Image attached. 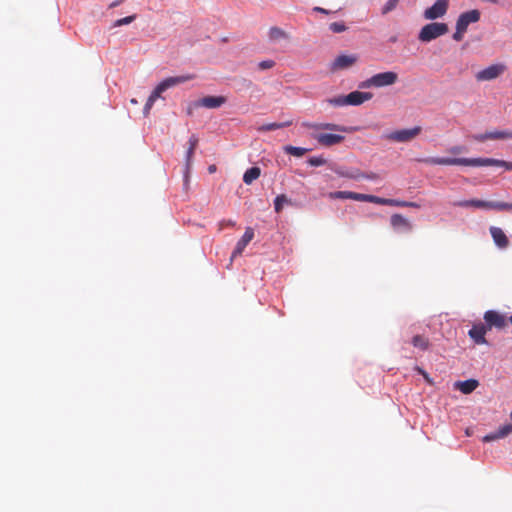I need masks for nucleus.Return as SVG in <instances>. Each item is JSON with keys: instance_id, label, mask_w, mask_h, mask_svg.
<instances>
[{"instance_id": "nucleus-24", "label": "nucleus", "mask_w": 512, "mask_h": 512, "mask_svg": "<svg viewBox=\"0 0 512 512\" xmlns=\"http://www.w3.org/2000/svg\"><path fill=\"white\" fill-rule=\"evenodd\" d=\"M260 168L259 167H251L249 168L243 175V181L246 184H251L254 180H256L260 176Z\"/></svg>"}, {"instance_id": "nucleus-40", "label": "nucleus", "mask_w": 512, "mask_h": 512, "mask_svg": "<svg viewBox=\"0 0 512 512\" xmlns=\"http://www.w3.org/2000/svg\"><path fill=\"white\" fill-rule=\"evenodd\" d=\"M236 225L233 220H222L219 223V230H223L225 227H234Z\"/></svg>"}, {"instance_id": "nucleus-47", "label": "nucleus", "mask_w": 512, "mask_h": 512, "mask_svg": "<svg viewBox=\"0 0 512 512\" xmlns=\"http://www.w3.org/2000/svg\"><path fill=\"white\" fill-rule=\"evenodd\" d=\"M510 418L512 419V410H511V413H510Z\"/></svg>"}, {"instance_id": "nucleus-2", "label": "nucleus", "mask_w": 512, "mask_h": 512, "mask_svg": "<svg viewBox=\"0 0 512 512\" xmlns=\"http://www.w3.org/2000/svg\"><path fill=\"white\" fill-rule=\"evenodd\" d=\"M195 76L192 74L187 75H180V76H174V77H168L161 81L155 89L152 91L150 96L148 97L146 104L144 106V111L147 113L152 106L154 105L155 101L161 97L162 93H164L166 90L173 88L177 85L183 84L187 81H190L194 79Z\"/></svg>"}, {"instance_id": "nucleus-30", "label": "nucleus", "mask_w": 512, "mask_h": 512, "mask_svg": "<svg viewBox=\"0 0 512 512\" xmlns=\"http://www.w3.org/2000/svg\"><path fill=\"white\" fill-rule=\"evenodd\" d=\"M491 209L498 210V211H504L512 210V203H506V202H491Z\"/></svg>"}, {"instance_id": "nucleus-3", "label": "nucleus", "mask_w": 512, "mask_h": 512, "mask_svg": "<svg viewBox=\"0 0 512 512\" xmlns=\"http://www.w3.org/2000/svg\"><path fill=\"white\" fill-rule=\"evenodd\" d=\"M373 97L370 92L353 91L347 95H339L328 100L333 106H358Z\"/></svg>"}, {"instance_id": "nucleus-28", "label": "nucleus", "mask_w": 512, "mask_h": 512, "mask_svg": "<svg viewBox=\"0 0 512 512\" xmlns=\"http://www.w3.org/2000/svg\"><path fill=\"white\" fill-rule=\"evenodd\" d=\"M290 200L285 194L278 195L274 200V209L277 213L281 212L285 204H290Z\"/></svg>"}, {"instance_id": "nucleus-39", "label": "nucleus", "mask_w": 512, "mask_h": 512, "mask_svg": "<svg viewBox=\"0 0 512 512\" xmlns=\"http://www.w3.org/2000/svg\"><path fill=\"white\" fill-rule=\"evenodd\" d=\"M465 32L466 31L464 29H460V27L456 25V31L453 34V39L455 41H461L463 39V36H464Z\"/></svg>"}, {"instance_id": "nucleus-43", "label": "nucleus", "mask_w": 512, "mask_h": 512, "mask_svg": "<svg viewBox=\"0 0 512 512\" xmlns=\"http://www.w3.org/2000/svg\"><path fill=\"white\" fill-rule=\"evenodd\" d=\"M118 4H119V1H115V2H113V3L110 5V7H115V6H117Z\"/></svg>"}, {"instance_id": "nucleus-10", "label": "nucleus", "mask_w": 512, "mask_h": 512, "mask_svg": "<svg viewBox=\"0 0 512 512\" xmlns=\"http://www.w3.org/2000/svg\"><path fill=\"white\" fill-rule=\"evenodd\" d=\"M356 62V55H339L331 63L330 70L332 72L345 70L352 67Z\"/></svg>"}, {"instance_id": "nucleus-16", "label": "nucleus", "mask_w": 512, "mask_h": 512, "mask_svg": "<svg viewBox=\"0 0 512 512\" xmlns=\"http://www.w3.org/2000/svg\"><path fill=\"white\" fill-rule=\"evenodd\" d=\"M318 143L324 147H331L339 144L344 140V136L340 134L321 133L314 136Z\"/></svg>"}, {"instance_id": "nucleus-14", "label": "nucleus", "mask_w": 512, "mask_h": 512, "mask_svg": "<svg viewBox=\"0 0 512 512\" xmlns=\"http://www.w3.org/2000/svg\"><path fill=\"white\" fill-rule=\"evenodd\" d=\"M480 19V12L476 9L470 10L462 13L456 22V25L460 27V29L467 30L468 26L471 23H475Z\"/></svg>"}, {"instance_id": "nucleus-15", "label": "nucleus", "mask_w": 512, "mask_h": 512, "mask_svg": "<svg viewBox=\"0 0 512 512\" xmlns=\"http://www.w3.org/2000/svg\"><path fill=\"white\" fill-rule=\"evenodd\" d=\"M390 224L392 228L397 231L410 232L413 229L410 220L398 213L391 216Z\"/></svg>"}, {"instance_id": "nucleus-6", "label": "nucleus", "mask_w": 512, "mask_h": 512, "mask_svg": "<svg viewBox=\"0 0 512 512\" xmlns=\"http://www.w3.org/2000/svg\"><path fill=\"white\" fill-rule=\"evenodd\" d=\"M506 69L507 67L503 63L492 64L478 71L475 74V78L478 82L491 81L500 77L506 71Z\"/></svg>"}, {"instance_id": "nucleus-29", "label": "nucleus", "mask_w": 512, "mask_h": 512, "mask_svg": "<svg viewBox=\"0 0 512 512\" xmlns=\"http://www.w3.org/2000/svg\"><path fill=\"white\" fill-rule=\"evenodd\" d=\"M400 0H388L381 9V14L386 15L393 11L399 4Z\"/></svg>"}, {"instance_id": "nucleus-22", "label": "nucleus", "mask_w": 512, "mask_h": 512, "mask_svg": "<svg viewBox=\"0 0 512 512\" xmlns=\"http://www.w3.org/2000/svg\"><path fill=\"white\" fill-rule=\"evenodd\" d=\"M359 194L360 193L352 192V191H335V192H330L328 194V197L330 199H351V200L359 201Z\"/></svg>"}, {"instance_id": "nucleus-11", "label": "nucleus", "mask_w": 512, "mask_h": 512, "mask_svg": "<svg viewBox=\"0 0 512 512\" xmlns=\"http://www.w3.org/2000/svg\"><path fill=\"white\" fill-rule=\"evenodd\" d=\"M254 238V230L251 227H247L245 229L244 235L241 237V239L237 242L236 247L231 255V261L236 258L237 256H240L246 246L251 242V240Z\"/></svg>"}, {"instance_id": "nucleus-20", "label": "nucleus", "mask_w": 512, "mask_h": 512, "mask_svg": "<svg viewBox=\"0 0 512 512\" xmlns=\"http://www.w3.org/2000/svg\"><path fill=\"white\" fill-rule=\"evenodd\" d=\"M359 201L362 202H370L375 203L379 205H387V206H394V199H388V198H382L375 195L370 194H359Z\"/></svg>"}, {"instance_id": "nucleus-21", "label": "nucleus", "mask_w": 512, "mask_h": 512, "mask_svg": "<svg viewBox=\"0 0 512 512\" xmlns=\"http://www.w3.org/2000/svg\"><path fill=\"white\" fill-rule=\"evenodd\" d=\"M479 383L475 379H468L465 381L456 382L455 386L459 389L463 394L472 393L477 387Z\"/></svg>"}, {"instance_id": "nucleus-27", "label": "nucleus", "mask_w": 512, "mask_h": 512, "mask_svg": "<svg viewBox=\"0 0 512 512\" xmlns=\"http://www.w3.org/2000/svg\"><path fill=\"white\" fill-rule=\"evenodd\" d=\"M284 151L289 155L302 157L305 153L310 151V149L288 145L284 147Z\"/></svg>"}, {"instance_id": "nucleus-7", "label": "nucleus", "mask_w": 512, "mask_h": 512, "mask_svg": "<svg viewBox=\"0 0 512 512\" xmlns=\"http://www.w3.org/2000/svg\"><path fill=\"white\" fill-rule=\"evenodd\" d=\"M448 0H436V2L424 11V18L427 20H435L443 17L448 10Z\"/></svg>"}, {"instance_id": "nucleus-23", "label": "nucleus", "mask_w": 512, "mask_h": 512, "mask_svg": "<svg viewBox=\"0 0 512 512\" xmlns=\"http://www.w3.org/2000/svg\"><path fill=\"white\" fill-rule=\"evenodd\" d=\"M457 205L461 206V207L473 206L476 208L491 209V201H483V200H477V199L461 201Z\"/></svg>"}, {"instance_id": "nucleus-5", "label": "nucleus", "mask_w": 512, "mask_h": 512, "mask_svg": "<svg viewBox=\"0 0 512 512\" xmlns=\"http://www.w3.org/2000/svg\"><path fill=\"white\" fill-rule=\"evenodd\" d=\"M449 31V27L446 23L432 22L424 25L419 34L418 39L421 42L427 43L437 39L440 36L445 35Z\"/></svg>"}, {"instance_id": "nucleus-12", "label": "nucleus", "mask_w": 512, "mask_h": 512, "mask_svg": "<svg viewBox=\"0 0 512 512\" xmlns=\"http://www.w3.org/2000/svg\"><path fill=\"white\" fill-rule=\"evenodd\" d=\"M474 139L480 142H484L487 140H504V139H512V130L510 131H492L485 132L481 134L474 135Z\"/></svg>"}, {"instance_id": "nucleus-19", "label": "nucleus", "mask_w": 512, "mask_h": 512, "mask_svg": "<svg viewBox=\"0 0 512 512\" xmlns=\"http://www.w3.org/2000/svg\"><path fill=\"white\" fill-rule=\"evenodd\" d=\"M510 433H512V424H505V425L499 427V429L497 431L484 436L483 441L491 442V441L499 440V439L505 438Z\"/></svg>"}, {"instance_id": "nucleus-31", "label": "nucleus", "mask_w": 512, "mask_h": 512, "mask_svg": "<svg viewBox=\"0 0 512 512\" xmlns=\"http://www.w3.org/2000/svg\"><path fill=\"white\" fill-rule=\"evenodd\" d=\"M198 144V139L195 138V137H191L190 140H189V149L187 151V166H189L190 164V159H191V156L193 154V151L194 149L196 148Z\"/></svg>"}, {"instance_id": "nucleus-34", "label": "nucleus", "mask_w": 512, "mask_h": 512, "mask_svg": "<svg viewBox=\"0 0 512 512\" xmlns=\"http://www.w3.org/2000/svg\"><path fill=\"white\" fill-rule=\"evenodd\" d=\"M394 206L397 207H411V208H420V205L416 202H408L394 199Z\"/></svg>"}, {"instance_id": "nucleus-35", "label": "nucleus", "mask_w": 512, "mask_h": 512, "mask_svg": "<svg viewBox=\"0 0 512 512\" xmlns=\"http://www.w3.org/2000/svg\"><path fill=\"white\" fill-rule=\"evenodd\" d=\"M291 125H297V123H293V121H288V122H285V123H270V124H267V125H263L261 128H273V129H276V128H285L286 126H291Z\"/></svg>"}, {"instance_id": "nucleus-17", "label": "nucleus", "mask_w": 512, "mask_h": 512, "mask_svg": "<svg viewBox=\"0 0 512 512\" xmlns=\"http://www.w3.org/2000/svg\"><path fill=\"white\" fill-rule=\"evenodd\" d=\"M488 331L486 325L479 323L473 325V327L469 330L468 335L476 344H486L485 335Z\"/></svg>"}, {"instance_id": "nucleus-44", "label": "nucleus", "mask_w": 512, "mask_h": 512, "mask_svg": "<svg viewBox=\"0 0 512 512\" xmlns=\"http://www.w3.org/2000/svg\"><path fill=\"white\" fill-rule=\"evenodd\" d=\"M209 171H210V172H214V171H215V166H214V165L210 166V167H209Z\"/></svg>"}, {"instance_id": "nucleus-8", "label": "nucleus", "mask_w": 512, "mask_h": 512, "mask_svg": "<svg viewBox=\"0 0 512 512\" xmlns=\"http://www.w3.org/2000/svg\"><path fill=\"white\" fill-rule=\"evenodd\" d=\"M226 102V97L224 96H205L194 101L191 104L193 108L205 107L208 109H214L222 106Z\"/></svg>"}, {"instance_id": "nucleus-37", "label": "nucleus", "mask_w": 512, "mask_h": 512, "mask_svg": "<svg viewBox=\"0 0 512 512\" xmlns=\"http://www.w3.org/2000/svg\"><path fill=\"white\" fill-rule=\"evenodd\" d=\"M308 163L311 165V166H315V167H318V166H322L326 163V160L322 157H311L309 160H308Z\"/></svg>"}, {"instance_id": "nucleus-1", "label": "nucleus", "mask_w": 512, "mask_h": 512, "mask_svg": "<svg viewBox=\"0 0 512 512\" xmlns=\"http://www.w3.org/2000/svg\"><path fill=\"white\" fill-rule=\"evenodd\" d=\"M426 163L436 165H463V166H498L512 170V162L493 158H430Z\"/></svg>"}, {"instance_id": "nucleus-33", "label": "nucleus", "mask_w": 512, "mask_h": 512, "mask_svg": "<svg viewBox=\"0 0 512 512\" xmlns=\"http://www.w3.org/2000/svg\"><path fill=\"white\" fill-rule=\"evenodd\" d=\"M329 28L334 33H341L347 29L343 22H333L330 24Z\"/></svg>"}, {"instance_id": "nucleus-4", "label": "nucleus", "mask_w": 512, "mask_h": 512, "mask_svg": "<svg viewBox=\"0 0 512 512\" xmlns=\"http://www.w3.org/2000/svg\"><path fill=\"white\" fill-rule=\"evenodd\" d=\"M398 80L397 73L393 71H386L382 73L375 74L370 78L359 84V88H380L394 85Z\"/></svg>"}, {"instance_id": "nucleus-46", "label": "nucleus", "mask_w": 512, "mask_h": 512, "mask_svg": "<svg viewBox=\"0 0 512 512\" xmlns=\"http://www.w3.org/2000/svg\"><path fill=\"white\" fill-rule=\"evenodd\" d=\"M509 321L512 324V315L509 317Z\"/></svg>"}, {"instance_id": "nucleus-18", "label": "nucleus", "mask_w": 512, "mask_h": 512, "mask_svg": "<svg viewBox=\"0 0 512 512\" xmlns=\"http://www.w3.org/2000/svg\"><path fill=\"white\" fill-rule=\"evenodd\" d=\"M489 231H490V234H491L496 246H498L500 249H505L508 247V245H509L508 237L506 236V234L504 233V231L501 228L491 226Z\"/></svg>"}, {"instance_id": "nucleus-42", "label": "nucleus", "mask_w": 512, "mask_h": 512, "mask_svg": "<svg viewBox=\"0 0 512 512\" xmlns=\"http://www.w3.org/2000/svg\"><path fill=\"white\" fill-rule=\"evenodd\" d=\"M314 11L319 12V13H323V14H328L329 13L328 10H326V9H324L322 7H314Z\"/></svg>"}, {"instance_id": "nucleus-26", "label": "nucleus", "mask_w": 512, "mask_h": 512, "mask_svg": "<svg viewBox=\"0 0 512 512\" xmlns=\"http://www.w3.org/2000/svg\"><path fill=\"white\" fill-rule=\"evenodd\" d=\"M412 345L416 348H419V349L425 351L429 347V340L422 335H415L412 338Z\"/></svg>"}, {"instance_id": "nucleus-41", "label": "nucleus", "mask_w": 512, "mask_h": 512, "mask_svg": "<svg viewBox=\"0 0 512 512\" xmlns=\"http://www.w3.org/2000/svg\"><path fill=\"white\" fill-rule=\"evenodd\" d=\"M308 128H320V126L313 125V126H309ZM321 128L329 129V128H336V126L335 125H331V124H326L324 126H321Z\"/></svg>"}, {"instance_id": "nucleus-45", "label": "nucleus", "mask_w": 512, "mask_h": 512, "mask_svg": "<svg viewBox=\"0 0 512 512\" xmlns=\"http://www.w3.org/2000/svg\"><path fill=\"white\" fill-rule=\"evenodd\" d=\"M131 103H132V104H137V101H136L135 99H132V100H131Z\"/></svg>"}, {"instance_id": "nucleus-32", "label": "nucleus", "mask_w": 512, "mask_h": 512, "mask_svg": "<svg viewBox=\"0 0 512 512\" xmlns=\"http://www.w3.org/2000/svg\"><path fill=\"white\" fill-rule=\"evenodd\" d=\"M135 19H136V15H130V16L118 19L114 22L113 27L128 25V24L132 23Z\"/></svg>"}, {"instance_id": "nucleus-38", "label": "nucleus", "mask_w": 512, "mask_h": 512, "mask_svg": "<svg viewBox=\"0 0 512 512\" xmlns=\"http://www.w3.org/2000/svg\"><path fill=\"white\" fill-rule=\"evenodd\" d=\"M274 65H275V62L273 60H264V61H261L258 66L261 70H266V69H271L272 67H274Z\"/></svg>"}, {"instance_id": "nucleus-36", "label": "nucleus", "mask_w": 512, "mask_h": 512, "mask_svg": "<svg viewBox=\"0 0 512 512\" xmlns=\"http://www.w3.org/2000/svg\"><path fill=\"white\" fill-rule=\"evenodd\" d=\"M339 175L343 176V177H347V178H351V179H358V178H363L365 177L364 174L360 173L359 171H356L355 173H344V172H338ZM366 178H370L369 176H366Z\"/></svg>"}, {"instance_id": "nucleus-13", "label": "nucleus", "mask_w": 512, "mask_h": 512, "mask_svg": "<svg viewBox=\"0 0 512 512\" xmlns=\"http://www.w3.org/2000/svg\"><path fill=\"white\" fill-rule=\"evenodd\" d=\"M420 130H397L386 135L393 142H408L414 139Z\"/></svg>"}, {"instance_id": "nucleus-9", "label": "nucleus", "mask_w": 512, "mask_h": 512, "mask_svg": "<svg viewBox=\"0 0 512 512\" xmlns=\"http://www.w3.org/2000/svg\"><path fill=\"white\" fill-rule=\"evenodd\" d=\"M484 320L488 330H490L492 327L502 329L506 326L505 316L494 310L486 311L484 313Z\"/></svg>"}, {"instance_id": "nucleus-25", "label": "nucleus", "mask_w": 512, "mask_h": 512, "mask_svg": "<svg viewBox=\"0 0 512 512\" xmlns=\"http://www.w3.org/2000/svg\"><path fill=\"white\" fill-rule=\"evenodd\" d=\"M269 39L272 41H279L288 37L287 33L279 27H271L268 32Z\"/></svg>"}]
</instances>
